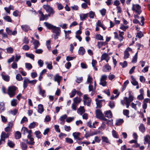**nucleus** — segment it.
<instances>
[{
  "label": "nucleus",
  "instance_id": "f257e3e1",
  "mask_svg": "<svg viewBox=\"0 0 150 150\" xmlns=\"http://www.w3.org/2000/svg\"><path fill=\"white\" fill-rule=\"evenodd\" d=\"M43 8L48 13V16H52L55 13V11L52 7H51L48 4L44 5L43 6Z\"/></svg>",
  "mask_w": 150,
  "mask_h": 150
},
{
  "label": "nucleus",
  "instance_id": "f03ea898",
  "mask_svg": "<svg viewBox=\"0 0 150 150\" xmlns=\"http://www.w3.org/2000/svg\"><path fill=\"white\" fill-rule=\"evenodd\" d=\"M16 89L17 87L15 86H12L8 87L7 93L11 98L15 95Z\"/></svg>",
  "mask_w": 150,
  "mask_h": 150
},
{
  "label": "nucleus",
  "instance_id": "7ed1b4c3",
  "mask_svg": "<svg viewBox=\"0 0 150 150\" xmlns=\"http://www.w3.org/2000/svg\"><path fill=\"white\" fill-rule=\"evenodd\" d=\"M141 8V6L139 5L133 4L132 9V10L135 11L137 14L139 15L142 12Z\"/></svg>",
  "mask_w": 150,
  "mask_h": 150
},
{
  "label": "nucleus",
  "instance_id": "20e7f679",
  "mask_svg": "<svg viewBox=\"0 0 150 150\" xmlns=\"http://www.w3.org/2000/svg\"><path fill=\"white\" fill-rule=\"evenodd\" d=\"M83 101L84 105H86L88 106H90L91 100L86 95H84Z\"/></svg>",
  "mask_w": 150,
  "mask_h": 150
},
{
  "label": "nucleus",
  "instance_id": "39448f33",
  "mask_svg": "<svg viewBox=\"0 0 150 150\" xmlns=\"http://www.w3.org/2000/svg\"><path fill=\"white\" fill-rule=\"evenodd\" d=\"M135 103L132 102L131 104V106L132 108L134 109L135 110L137 109V107H140L141 105V103L139 101L137 100L135 102Z\"/></svg>",
  "mask_w": 150,
  "mask_h": 150
},
{
  "label": "nucleus",
  "instance_id": "423d86ee",
  "mask_svg": "<svg viewBox=\"0 0 150 150\" xmlns=\"http://www.w3.org/2000/svg\"><path fill=\"white\" fill-rule=\"evenodd\" d=\"M27 137L29 140V141H28V139L26 140V143L30 145H33L35 143V142L34 141V139L32 137L31 135H28Z\"/></svg>",
  "mask_w": 150,
  "mask_h": 150
},
{
  "label": "nucleus",
  "instance_id": "0eeeda50",
  "mask_svg": "<svg viewBox=\"0 0 150 150\" xmlns=\"http://www.w3.org/2000/svg\"><path fill=\"white\" fill-rule=\"evenodd\" d=\"M110 58L109 56V54L106 53H104L103 54L100 58V60L102 61L103 60H105L107 62H108Z\"/></svg>",
  "mask_w": 150,
  "mask_h": 150
},
{
  "label": "nucleus",
  "instance_id": "6e6552de",
  "mask_svg": "<svg viewBox=\"0 0 150 150\" xmlns=\"http://www.w3.org/2000/svg\"><path fill=\"white\" fill-rule=\"evenodd\" d=\"M132 51V49L128 47L127 48L124 52V59H126L129 57V54L128 52L129 51Z\"/></svg>",
  "mask_w": 150,
  "mask_h": 150
},
{
  "label": "nucleus",
  "instance_id": "1a4fd4ad",
  "mask_svg": "<svg viewBox=\"0 0 150 150\" xmlns=\"http://www.w3.org/2000/svg\"><path fill=\"white\" fill-rule=\"evenodd\" d=\"M52 31L53 33L58 35H60L61 33L60 28L54 26L52 30Z\"/></svg>",
  "mask_w": 150,
  "mask_h": 150
},
{
  "label": "nucleus",
  "instance_id": "9d476101",
  "mask_svg": "<svg viewBox=\"0 0 150 150\" xmlns=\"http://www.w3.org/2000/svg\"><path fill=\"white\" fill-rule=\"evenodd\" d=\"M96 115L97 118L100 119L104 116L100 110L97 109L96 110Z\"/></svg>",
  "mask_w": 150,
  "mask_h": 150
},
{
  "label": "nucleus",
  "instance_id": "9b49d317",
  "mask_svg": "<svg viewBox=\"0 0 150 150\" xmlns=\"http://www.w3.org/2000/svg\"><path fill=\"white\" fill-rule=\"evenodd\" d=\"M38 88L39 90V94L41 95L44 97L46 95H45V90L42 89L40 85L38 86Z\"/></svg>",
  "mask_w": 150,
  "mask_h": 150
},
{
  "label": "nucleus",
  "instance_id": "f8f14e48",
  "mask_svg": "<svg viewBox=\"0 0 150 150\" xmlns=\"http://www.w3.org/2000/svg\"><path fill=\"white\" fill-rule=\"evenodd\" d=\"M28 83H29V79L26 77H25L23 82V87L24 89H25L27 87Z\"/></svg>",
  "mask_w": 150,
  "mask_h": 150
},
{
  "label": "nucleus",
  "instance_id": "ddd939ff",
  "mask_svg": "<svg viewBox=\"0 0 150 150\" xmlns=\"http://www.w3.org/2000/svg\"><path fill=\"white\" fill-rule=\"evenodd\" d=\"M96 104L97 105V108H100L102 106V100H99L97 98L96 99Z\"/></svg>",
  "mask_w": 150,
  "mask_h": 150
},
{
  "label": "nucleus",
  "instance_id": "4468645a",
  "mask_svg": "<svg viewBox=\"0 0 150 150\" xmlns=\"http://www.w3.org/2000/svg\"><path fill=\"white\" fill-rule=\"evenodd\" d=\"M81 99L80 98L78 97H76L74 98L73 100L74 102V103H75L77 105L80 103L81 101Z\"/></svg>",
  "mask_w": 150,
  "mask_h": 150
},
{
  "label": "nucleus",
  "instance_id": "2eb2a0df",
  "mask_svg": "<svg viewBox=\"0 0 150 150\" xmlns=\"http://www.w3.org/2000/svg\"><path fill=\"white\" fill-rule=\"evenodd\" d=\"M144 144H145L147 143L150 144V136L148 135H146L144 137Z\"/></svg>",
  "mask_w": 150,
  "mask_h": 150
},
{
  "label": "nucleus",
  "instance_id": "dca6fc26",
  "mask_svg": "<svg viewBox=\"0 0 150 150\" xmlns=\"http://www.w3.org/2000/svg\"><path fill=\"white\" fill-rule=\"evenodd\" d=\"M105 116L109 118L112 117V114L110 110L107 111L105 112Z\"/></svg>",
  "mask_w": 150,
  "mask_h": 150
},
{
  "label": "nucleus",
  "instance_id": "f3484780",
  "mask_svg": "<svg viewBox=\"0 0 150 150\" xmlns=\"http://www.w3.org/2000/svg\"><path fill=\"white\" fill-rule=\"evenodd\" d=\"M88 16V13L84 14L81 13L80 14L79 16L80 19L81 21H83Z\"/></svg>",
  "mask_w": 150,
  "mask_h": 150
},
{
  "label": "nucleus",
  "instance_id": "a211bd4d",
  "mask_svg": "<svg viewBox=\"0 0 150 150\" xmlns=\"http://www.w3.org/2000/svg\"><path fill=\"white\" fill-rule=\"evenodd\" d=\"M44 24L48 29L50 30L51 29L52 30L54 26L52 24L47 22H45L44 23Z\"/></svg>",
  "mask_w": 150,
  "mask_h": 150
},
{
  "label": "nucleus",
  "instance_id": "6ab92c4d",
  "mask_svg": "<svg viewBox=\"0 0 150 150\" xmlns=\"http://www.w3.org/2000/svg\"><path fill=\"white\" fill-rule=\"evenodd\" d=\"M65 33V39H68L69 40H70L71 38L69 37V35L71 33V30L66 31L64 30Z\"/></svg>",
  "mask_w": 150,
  "mask_h": 150
},
{
  "label": "nucleus",
  "instance_id": "aec40b11",
  "mask_svg": "<svg viewBox=\"0 0 150 150\" xmlns=\"http://www.w3.org/2000/svg\"><path fill=\"white\" fill-rule=\"evenodd\" d=\"M133 96H132L131 95V93L130 92H129V98H128L127 97H125V100L127 101V100L130 103L133 100Z\"/></svg>",
  "mask_w": 150,
  "mask_h": 150
},
{
  "label": "nucleus",
  "instance_id": "412c9836",
  "mask_svg": "<svg viewBox=\"0 0 150 150\" xmlns=\"http://www.w3.org/2000/svg\"><path fill=\"white\" fill-rule=\"evenodd\" d=\"M85 112V110L83 107L80 106L77 110V112L81 115Z\"/></svg>",
  "mask_w": 150,
  "mask_h": 150
},
{
  "label": "nucleus",
  "instance_id": "4be33fe9",
  "mask_svg": "<svg viewBox=\"0 0 150 150\" xmlns=\"http://www.w3.org/2000/svg\"><path fill=\"white\" fill-rule=\"evenodd\" d=\"M5 110V105L3 102H0V112H4Z\"/></svg>",
  "mask_w": 150,
  "mask_h": 150
},
{
  "label": "nucleus",
  "instance_id": "5701e85b",
  "mask_svg": "<svg viewBox=\"0 0 150 150\" xmlns=\"http://www.w3.org/2000/svg\"><path fill=\"white\" fill-rule=\"evenodd\" d=\"M85 50L83 47H80L78 51L79 54L83 55L85 53Z\"/></svg>",
  "mask_w": 150,
  "mask_h": 150
},
{
  "label": "nucleus",
  "instance_id": "b1692460",
  "mask_svg": "<svg viewBox=\"0 0 150 150\" xmlns=\"http://www.w3.org/2000/svg\"><path fill=\"white\" fill-rule=\"evenodd\" d=\"M21 27L23 30L25 32H27L30 30V28L29 26L27 25H23L21 26Z\"/></svg>",
  "mask_w": 150,
  "mask_h": 150
},
{
  "label": "nucleus",
  "instance_id": "393cba45",
  "mask_svg": "<svg viewBox=\"0 0 150 150\" xmlns=\"http://www.w3.org/2000/svg\"><path fill=\"white\" fill-rule=\"evenodd\" d=\"M44 111L43 106L42 104H39L38 105V112L39 113H42Z\"/></svg>",
  "mask_w": 150,
  "mask_h": 150
},
{
  "label": "nucleus",
  "instance_id": "a878e982",
  "mask_svg": "<svg viewBox=\"0 0 150 150\" xmlns=\"http://www.w3.org/2000/svg\"><path fill=\"white\" fill-rule=\"evenodd\" d=\"M33 44L34 45V48L35 50L37 49V48L40 45V44L39 41L37 40H34L33 42Z\"/></svg>",
  "mask_w": 150,
  "mask_h": 150
},
{
  "label": "nucleus",
  "instance_id": "bb28decb",
  "mask_svg": "<svg viewBox=\"0 0 150 150\" xmlns=\"http://www.w3.org/2000/svg\"><path fill=\"white\" fill-rule=\"evenodd\" d=\"M102 140L103 142H105L106 143L110 144L109 139L107 137L105 136L102 137Z\"/></svg>",
  "mask_w": 150,
  "mask_h": 150
},
{
  "label": "nucleus",
  "instance_id": "cd10ccee",
  "mask_svg": "<svg viewBox=\"0 0 150 150\" xmlns=\"http://www.w3.org/2000/svg\"><path fill=\"white\" fill-rule=\"evenodd\" d=\"M132 79L131 83L134 86H136L138 84V82L132 76H131Z\"/></svg>",
  "mask_w": 150,
  "mask_h": 150
},
{
  "label": "nucleus",
  "instance_id": "c85d7f7f",
  "mask_svg": "<svg viewBox=\"0 0 150 150\" xmlns=\"http://www.w3.org/2000/svg\"><path fill=\"white\" fill-rule=\"evenodd\" d=\"M124 121L122 119H119L116 120L115 125L117 126H119Z\"/></svg>",
  "mask_w": 150,
  "mask_h": 150
},
{
  "label": "nucleus",
  "instance_id": "c756f323",
  "mask_svg": "<svg viewBox=\"0 0 150 150\" xmlns=\"http://www.w3.org/2000/svg\"><path fill=\"white\" fill-rule=\"evenodd\" d=\"M54 81H61L62 79V77L61 76H59L58 74H57L54 77Z\"/></svg>",
  "mask_w": 150,
  "mask_h": 150
},
{
  "label": "nucleus",
  "instance_id": "7c9ffc66",
  "mask_svg": "<svg viewBox=\"0 0 150 150\" xmlns=\"http://www.w3.org/2000/svg\"><path fill=\"white\" fill-rule=\"evenodd\" d=\"M3 79L5 81H8L9 80V76L7 75H1Z\"/></svg>",
  "mask_w": 150,
  "mask_h": 150
},
{
  "label": "nucleus",
  "instance_id": "2f4dec72",
  "mask_svg": "<svg viewBox=\"0 0 150 150\" xmlns=\"http://www.w3.org/2000/svg\"><path fill=\"white\" fill-rule=\"evenodd\" d=\"M139 129L143 133L145 132V128L143 124H140L139 127Z\"/></svg>",
  "mask_w": 150,
  "mask_h": 150
},
{
  "label": "nucleus",
  "instance_id": "473e14b6",
  "mask_svg": "<svg viewBox=\"0 0 150 150\" xmlns=\"http://www.w3.org/2000/svg\"><path fill=\"white\" fill-rule=\"evenodd\" d=\"M96 26L101 27L104 30L105 29V28L103 26L102 24L101 21L100 20H98L96 23Z\"/></svg>",
  "mask_w": 150,
  "mask_h": 150
},
{
  "label": "nucleus",
  "instance_id": "72a5a7b5",
  "mask_svg": "<svg viewBox=\"0 0 150 150\" xmlns=\"http://www.w3.org/2000/svg\"><path fill=\"white\" fill-rule=\"evenodd\" d=\"M3 18L5 21L7 22H12V20L11 19V17L9 16H5L3 17Z\"/></svg>",
  "mask_w": 150,
  "mask_h": 150
},
{
  "label": "nucleus",
  "instance_id": "f704fd0d",
  "mask_svg": "<svg viewBox=\"0 0 150 150\" xmlns=\"http://www.w3.org/2000/svg\"><path fill=\"white\" fill-rule=\"evenodd\" d=\"M108 105L111 109L113 108L115 106V102L113 101H110Z\"/></svg>",
  "mask_w": 150,
  "mask_h": 150
},
{
  "label": "nucleus",
  "instance_id": "c9c22d12",
  "mask_svg": "<svg viewBox=\"0 0 150 150\" xmlns=\"http://www.w3.org/2000/svg\"><path fill=\"white\" fill-rule=\"evenodd\" d=\"M25 64V67L28 70H30L32 68V66L30 63H26Z\"/></svg>",
  "mask_w": 150,
  "mask_h": 150
},
{
  "label": "nucleus",
  "instance_id": "e433bc0d",
  "mask_svg": "<svg viewBox=\"0 0 150 150\" xmlns=\"http://www.w3.org/2000/svg\"><path fill=\"white\" fill-rule=\"evenodd\" d=\"M21 146L22 150H26L27 149L28 146L27 144L23 142L21 143Z\"/></svg>",
  "mask_w": 150,
  "mask_h": 150
},
{
  "label": "nucleus",
  "instance_id": "4c0bfd02",
  "mask_svg": "<svg viewBox=\"0 0 150 150\" xmlns=\"http://www.w3.org/2000/svg\"><path fill=\"white\" fill-rule=\"evenodd\" d=\"M80 133L79 132H74L72 134V135L75 139H76V138H78V137L80 135Z\"/></svg>",
  "mask_w": 150,
  "mask_h": 150
},
{
  "label": "nucleus",
  "instance_id": "58836bf2",
  "mask_svg": "<svg viewBox=\"0 0 150 150\" xmlns=\"http://www.w3.org/2000/svg\"><path fill=\"white\" fill-rule=\"evenodd\" d=\"M15 137L16 139H19L21 137V133L19 131H17L15 134Z\"/></svg>",
  "mask_w": 150,
  "mask_h": 150
},
{
  "label": "nucleus",
  "instance_id": "ea45409f",
  "mask_svg": "<svg viewBox=\"0 0 150 150\" xmlns=\"http://www.w3.org/2000/svg\"><path fill=\"white\" fill-rule=\"evenodd\" d=\"M25 55L27 57H29L32 59H33L35 57L34 55L32 54H29L27 53H26Z\"/></svg>",
  "mask_w": 150,
  "mask_h": 150
},
{
  "label": "nucleus",
  "instance_id": "a19ab883",
  "mask_svg": "<svg viewBox=\"0 0 150 150\" xmlns=\"http://www.w3.org/2000/svg\"><path fill=\"white\" fill-rule=\"evenodd\" d=\"M96 38L99 40H103V37L100 34H97L96 36Z\"/></svg>",
  "mask_w": 150,
  "mask_h": 150
},
{
  "label": "nucleus",
  "instance_id": "79ce46f5",
  "mask_svg": "<svg viewBox=\"0 0 150 150\" xmlns=\"http://www.w3.org/2000/svg\"><path fill=\"white\" fill-rule=\"evenodd\" d=\"M107 79V76L105 75H103L101 76L100 81H106Z\"/></svg>",
  "mask_w": 150,
  "mask_h": 150
},
{
  "label": "nucleus",
  "instance_id": "37998d69",
  "mask_svg": "<svg viewBox=\"0 0 150 150\" xmlns=\"http://www.w3.org/2000/svg\"><path fill=\"white\" fill-rule=\"evenodd\" d=\"M105 44V42H98V45L99 48H100L101 47Z\"/></svg>",
  "mask_w": 150,
  "mask_h": 150
},
{
  "label": "nucleus",
  "instance_id": "c03bdc74",
  "mask_svg": "<svg viewBox=\"0 0 150 150\" xmlns=\"http://www.w3.org/2000/svg\"><path fill=\"white\" fill-rule=\"evenodd\" d=\"M137 52L134 55L132 62L135 63L136 62L137 59Z\"/></svg>",
  "mask_w": 150,
  "mask_h": 150
},
{
  "label": "nucleus",
  "instance_id": "a18cd8bd",
  "mask_svg": "<svg viewBox=\"0 0 150 150\" xmlns=\"http://www.w3.org/2000/svg\"><path fill=\"white\" fill-rule=\"evenodd\" d=\"M10 114L12 115H15L18 112V110L16 109H13V110H11L9 111Z\"/></svg>",
  "mask_w": 150,
  "mask_h": 150
},
{
  "label": "nucleus",
  "instance_id": "49530a36",
  "mask_svg": "<svg viewBox=\"0 0 150 150\" xmlns=\"http://www.w3.org/2000/svg\"><path fill=\"white\" fill-rule=\"evenodd\" d=\"M65 141L67 143L69 144H72L73 142V141L72 139L68 137L66 138Z\"/></svg>",
  "mask_w": 150,
  "mask_h": 150
},
{
  "label": "nucleus",
  "instance_id": "de8ad7c7",
  "mask_svg": "<svg viewBox=\"0 0 150 150\" xmlns=\"http://www.w3.org/2000/svg\"><path fill=\"white\" fill-rule=\"evenodd\" d=\"M129 81L128 80H126L123 83L122 91L125 90L126 87L127 85L129 83Z\"/></svg>",
  "mask_w": 150,
  "mask_h": 150
},
{
  "label": "nucleus",
  "instance_id": "09e8293b",
  "mask_svg": "<svg viewBox=\"0 0 150 150\" xmlns=\"http://www.w3.org/2000/svg\"><path fill=\"white\" fill-rule=\"evenodd\" d=\"M16 79L18 81H21L23 79L22 77L20 74H17L16 76Z\"/></svg>",
  "mask_w": 150,
  "mask_h": 150
},
{
  "label": "nucleus",
  "instance_id": "8fccbe9b",
  "mask_svg": "<svg viewBox=\"0 0 150 150\" xmlns=\"http://www.w3.org/2000/svg\"><path fill=\"white\" fill-rule=\"evenodd\" d=\"M88 14L90 18H94V16L95 15L94 12L91 11Z\"/></svg>",
  "mask_w": 150,
  "mask_h": 150
},
{
  "label": "nucleus",
  "instance_id": "3c124183",
  "mask_svg": "<svg viewBox=\"0 0 150 150\" xmlns=\"http://www.w3.org/2000/svg\"><path fill=\"white\" fill-rule=\"evenodd\" d=\"M17 100L16 99H13L12 100L11 102V105L12 106H15L16 105L17 103Z\"/></svg>",
  "mask_w": 150,
  "mask_h": 150
},
{
  "label": "nucleus",
  "instance_id": "603ef678",
  "mask_svg": "<svg viewBox=\"0 0 150 150\" xmlns=\"http://www.w3.org/2000/svg\"><path fill=\"white\" fill-rule=\"evenodd\" d=\"M112 134L113 136L116 138H118V136L117 135V133L114 130H113L112 131Z\"/></svg>",
  "mask_w": 150,
  "mask_h": 150
},
{
  "label": "nucleus",
  "instance_id": "864d4df0",
  "mask_svg": "<svg viewBox=\"0 0 150 150\" xmlns=\"http://www.w3.org/2000/svg\"><path fill=\"white\" fill-rule=\"evenodd\" d=\"M35 134L36 135V136L38 138H40L41 137L40 135L41 132L39 131H36L35 132Z\"/></svg>",
  "mask_w": 150,
  "mask_h": 150
},
{
  "label": "nucleus",
  "instance_id": "5fc2aeb1",
  "mask_svg": "<svg viewBox=\"0 0 150 150\" xmlns=\"http://www.w3.org/2000/svg\"><path fill=\"white\" fill-rule=\"evenodd\" d=\"M76 92V91L75 89H74L72 91L71 94L70 96V97L71 98L74 97L75 95Z\"/></svg>",
  "mask_w": 150,
  "mask_h": 150
},
{
  "label": "nucleus",
  "instance_id": "6e6d98bb",
  "mask_svg": "<svg viewBox=\"0 0 150 150\" xmlns=\"http://www.w3.org/2000/svg\"><path fill=\"white\" fill-rule=\"evenodd\" d=\"M6 31L8 34L9 35H11L12 34V31L9 29L8 28H6Z\"/></svg>",
  "mask_w": 150,
  "mask_h": 150
},
{
  "label": "nucleus",
  "instance_id": "4d7b16f0",
  "mask_svg": "<svg viewBox=\"0 0 150 150\" xmlns=\"http://www.w3.org/2000/svg\"><path fill=\"white\" fill-rule=\"evenodd\" d=\"M8 145L10 147H13L14 146V144L11 141L8 140Z\"/></svg>",
  "mask_w": 150,
  "mask_h": 150
},
{
  "label": "nucleus",
  "instance_id": "13d9d810",
  "mask_svg": "<svg viewBox=\"0 0 150 150\" xmlns=\"http://www.w3.org/2000/svg\"><path fill=\"white\" fill-rule=\"evenodd\" d=\"M13 15L15 17H17L20 14L19 11L18 10H16L15 11H14L13 13Z\"/></svg>",
  "mask_w": 150,
  "mask_h": 150
},
{
  "label": "nucleus",
  "instance_id": "bf43d9fd",
  "mask_svg": "<svg viewBox=\"0 0 150 150\" xmlns=\"http://www.w3.org/2000/svg\"><path fill=\"white\" fill-rule=\"evenodd\" d=\"M13 49L11 47H8L6 49L7 52L8 53H12L13 52Z\"/></svg>",
  "mask_w": 150,
  "mask_h": 150
},
{
  "label": "nucleus",
  "instance_id": "052dcab7",
  "mask_svg": "<svg viewBox=\"0 0 150 150\" xmlns=\"http://www.w3.org/2000/svg\"><path fill=\"white\" fill-rule=\"evenodd\" d=\"M120 64L122 66V68H124L127 67V62L126 61H124L123 63L120 62Z\"/></svg>",
  "mask_w": 150,
  "mask_h": 150
},
{
  "label": "nucleus",
  "instance_id": "680f3d73",
  "mask_svg": "<svg viewBox=\"0 0 150 150\" xmlns=\"http://www.w3.org/2000/svg\"><path fill=\"white\" fill-rule=\"evenodd\" d=\"M36 125V123L35 122H33L30 123L29 126V128L30 129H33L35 127Z\"/></svg>",
  "mask_w": 150,
  "mask_h": 150
},
{
  "label": "nucleus",
  "instance_id": "e2e57ef3",
  "mask_svg": "<svg viewBox=\"0 0 150 150\" xmlns=\"http://www.w3.org/2000/svg\"><path fill=\"white\" fill-rule=\"evenodd\" d=\"M50 40H48L46 41V45L47 46V48L48 50H50L51 48L50 45Z\"/></svg>",
  "mask_w": 150,
  "mask_h": 150
},
{
  "label": "nucleus",
  "instance_id": "0e129e2a",
  "mask_svg": "<svg viewBox=\"0 0 150 150\" xmlns=\"http://www.w3.org/2000/svg\"><path fill=\"white\" fill-rule=\"evenodd\" d=\"M23 42L24 43L26 44H28L29 42V40L28 38L25 37L23 40Z\"/></svg>",
  "mask_w": 150,
  "mask_h": 150
},
{
  "label": "nucleus",
  "instance_id": "69168bd1",
  "mask_svg": "<svg viewBox=\"0 0 150 150\" xmlns=\"http://www.w3.org/2000/svg\"><path fill=\"white\" fill-rule=\"evenodd\" d=\"M28 131V129L25 127H23L22 129V132L23 134L25 135V133H27Z\"/></svg>",
  "mask_w": 150,
  "mask_h": 150
},
{
  "label": "nucleus",
  "instance_id": "338daca9",
  "mask_svg": "<svg viewBox=\"0 0 150 150\" xmlns=\"http://www.w3.org/2000/svg\"><path fill=\"white\" fill-rule=\"evenodd\" d=\"M11 67L13 69H16L18 67L17 64L15 62H13L11 64Z\"/></svg>",
  "mask_w": 150,
  "mask_h": 150
},
{
  "label": "nucleus",
  "instance_id": "774afa93",
  "mask_svg": "<svg viewBox=\"0 0 150 150\" xmlns=\"http://www.w3.org/2000/svg\"><path fill=\"white\" fill-rule=\"evenodd\" d=\"M46 64H47V67L50 69H51L52 68V63L50 62L49 63H48L47 62L46 63Z\"/></svg>",
  "mask_w": 150,
  "mask_h": 150
}]
</instances>
